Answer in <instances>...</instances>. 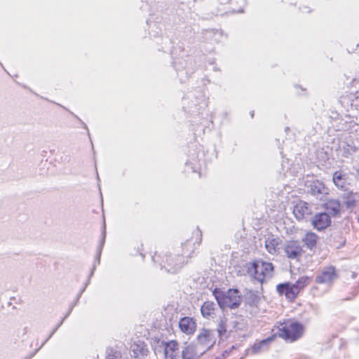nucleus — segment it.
I'll return each mask as SVG.
<instances>
[{"mask_svg":"<svg viewBox=\"0 0 359 359\" xmlns=\"http://www.w3.org/2000/svg\"><path fill=\"white\" fill-rule=\"evenodd\" d=\"M83 128L88 130L87 126L84 123H83Z\"/></svg>","mask_w":359,"mask_h":359,"instance_id":"nucleus-36","label":"nucleus"},{"mask_svg":"<svg viewBox=\"0 0 359 359\" xmlns=\"http://www.w3.org/2000/svg\"><path fill=\"white\" fill-rule=\"evenodd\" d=\"M325 209L334 216L339 215L341 212V204L337 200H328L325 203Z\"/></svg>","mask_w":359,"mask_h":359,"instance_id":"nucleus-17","label":"nucleus"},{"mask_svg":"<svg viewBox=\"0 0 359 359\" xmlns=\"http://www.w3.org/2000/svg\"><path fill=\"white\" fill-rule=\"evenodd\" d=\"M164 355L165 359H180L178 343L173 340L166 342L164 346Z\"/></svg>","mask_w":359,"mask_h":359,"instance_id":"nucleus-13","label":"nucleus"},{"mask_svg":"<svg viewBox=\"0 0 359 359\" xmlns=\"http://www.w3.org/2000/svg\"><path fill=\"white\" fill-rule=\"evenodd\" d=\"M313 212V206L304 201H299L293 209V214L298 221L307 220Z\"/></svg>","mask_w":359,"mask_h":359,"instance_id":"nucleus-7","label":"nucleus"},{"mask_svg":"<svg viewBox=\"0 0 359 359\" xmlns=\"http://www.w3.org/2000/svg\"><path fill=\"white\" fill-rule=\"evenodd\" d=\"M213 295L218 305L222 309L225 308L237 309L242 302V297L238 289H229L224 292L216 288L213 291Z\"/></svg>","mask_w":359,"mask_h":359,"instance_id":"nucleus-1","label":"nucleus"},{"mask_svg":"<svg viewBox=\"0 0 359 359\" xmlns=\"http://www.w3.org/2000/svg\"><path fill=\"white\" fill-rule=\"evenodd\" d=\"M270 341L268 339H263L257 343H255L252 346L251 351L252 354H257L262 351L267 349V344Z\"/></svg>","mask_w":359,"mask_h":359,"instance_id":"nucleus-22","label":"nucleus"},{"mask_svg":"<svg viewBox=\"0 0 359 359\" xmlns=\"http://www.w3.org/2000/svg\"><path fill=\"white\" fill-rule=\"evenodd\" d=\"M273 265L271 262L255 261L247 264L248 274L260 283L273 276Z\"/></svg>","mask_w":359,"mask_h":359,"instance_id":"nucleus-2","label":"nucleus"},{"mask_svg":"<svg viewBox=\"0 0 359 359\" xmlns=\"http://www.w3.org/2000/svg\"><path fill=\"white\" fill-rule=\"evenodd\" d=\"M203 354L204 350L194 344L187 345L181 351L182 359H198Z\"/></svg>","mask_w":359,"mask_h":359,"instance_id":"nucleus-11","label":"nucleus"},{"mask_svg":"<svg viewBox=\"0 0 359 359\" xmlns=\"http://www.w3.org/2000/svg\"><path fill=\"white\" fill-rule=\"evenodd\" d=\"M310 280L311 278L308 276H302L294 283H293L297 290V294H299L302 290L309 285Z\"/></svg>","mask_w":359,"mask_h":359,"instance_id":"nucleus-23","label":"nucleus"},{"mask_svg":"<svg viewBox=\"0 0 359 359\" xmlns=\"http://www.w3.org/2000/svg\"><path fill=\"white\" fill-rule=\"evenodd\" d=\"M74 306H71V307L69 308V311H67V313H66V315L64 316V318L62 319L63 320V321L69 316V314L71 313L72 311V309H73Z\"/></svg>","mask_w":359,"mask_h":359,"instance_id":"nucleus-32","label":"nucleus"},{"mask_svg":"<svg viewBox=\"0 0 359 359\" xmlns=\"http://www.w3.org/2000/svg\"><path fill=\"white\" fill-rule=\"evenodd\" d=\"M148 350L144 346H136L133 348V353L135 358L140 359V356H144L147 354Z\"/></svg>","mask_w":359,"mask_h":359,"instance_id":"nucleus-26","label":"nucleus"},{"mask_svg":"<svg viewBox=\"0 0 359 359\" xmlns=\"http://www.w3.org/2000/svg\"><path fill=\"white\" fill-rule=\"evenodd\" d=\"M303 332V325L299 322H294L280 328L279 336L285 340L292 342L300 338Z\"/></svg>","mask_w":359,"mask_h":359,"instance_id":"nucleus-4","label":"nucleus"},{"mask_svg":"<svg viewBox=\"0 0 359 359\" xmlns=\"http://www.w3.org/2000/svg\"><path fill=\"white\" fill-rule=\"evenodd\" d=\"M358 222H359V215H358Z\"/></svg>","mask_w":359,"mask_h":359,"instance_id":"nucleus-39","label":"nucleus"},{"mask_svg":"<svg viewBox=\"0 0 359 359\" xmlns=\"http://www.w3.org/2000/svg\"><path fill=\"white\" fill-rule=\"evenodd\" d=\"M179 327L182 332L191 334L196 331V323L192 318L184 317L180 320Z\"/></svg>","mask_w":359,"mask_h":359,"instance_id":"nucleus-15","label":"nucleus"},{"mask_svg":"<svg viewBox=\"0 0 359 359\" xmlns=\"http://www.w3.org/2000/svg\"><path fill=\"white\" fill-rule=\"evenodd\" d=\"M330 217L325 212L316 214L312 219V224L313 227L319 231L327 228L330 226Z\"/></svg>","mask_w":359,"mask_h":359,"instance_id":"nucleus-14","label":"nucleus"},{"mask_svg":"<svg viewBox=\"0 0 359 359\" xmlns=\"http://www.w3.org/2000/svg\"><path fill=\"white\" fill-rule=\"evenodd\" d=\"M49 339L50 338H48V337L46 340H43V342L42 343V344L41 345V346L39 348L35 350L33 353H30L29 355L25 357L24 359H31L32 358H33L36 355L37 351L49 340Z\"/></svg>","mask_w":359,"mask_h":359,"instance_id":"nucleus-29","label":"nucleus"},{"mask_svg":"<svg viewBox=\"0 0 359 359\" xmlns=\"http://www.w3.org/2000/svg\"><path fill=\"white\" fill-rule=\"evenodd\" d=\"M276 290L279 294H285L290 299H294L298 295L297 290L293 283L289 282L278 284Z\"/></svg>","mask_w":359,"mask_h":359,"instance_id":"nucleus-12","label":"nucleus"},{"mask_svg":"<svg viewBox=\"0 0 359 359\" xmlns=\"http://www.w3.org/2000/svg\"><path fill=\"white\" fill-rule=\"evenodd\" d=\"M333 182L338 188L345 189L346 184V175L341 171H336L333 175Z\"/></svg>","mask_w":359,"mask_h":359,"instance_id":"nucleus-19","label":"nucleus"},{"mask_svg":"<svg viewBox=\"0 0 359 359\" xmlns=\"http://www.w3.org/2000/svg\"><path fill=\"white\" fill-rule=\"evenodd\" d=\"M105 238H106V231H105V224L104 225V228H103V231H102V241L100 242V245L97 249V258H96V260L95 262V264L93 266V269L91 270V273L90 274V277L92 276L93 275V273L95 270V267H96V264H100V255H101V253H102V248H103V245L104 244V242H105Z\"/></svg>","mask_w":359,"mask_h":359,"instance_id":"nucleus-20","label":"nucleus"},{"mask_svg":"<svg viewBox=\"0 0 359 359\" xmlns=\"http://www.w3.org/2000/svg\"><path fill=\"white\" fill-rule=\"evenodd\" d=\"M355 203V201L352 194L348 195L347 200L346 201H344V203H345L346 208H350L354 206Z\"/></svg>","mask_w":359,"mask_h":359,"instance_id":"nucleus-28","label":"nucleus"},{"mask_svg":"<svg viewBox=\"0 0 359 359\" xmlns=\"http://www.w3.org/2000/svg\"><path fill=\"white\" fill-rule=\"evenodd\" d=\"M76 301H78V300L76 299ZM76 304H77V302H75V304H73L72 306H74Z\"/></svg>","mask_w":359,"mask_h":359,"instance_id":"nucleus-38","label":"nucleus"},{"mask_svg":"<svg viewBox=\"0 0 359 359\" xmlns=\"http://www.w3.org/2000/svg\"><path fill=\"white\" fill-rule=\"evenodd\" d=\"M318 236L313 232H307L304 236L302 241L306 246L312 250L316 247L317 243Z\"/></svg>","mask_w":359,"mask_h":359,"instance_id":"nucleus-18","label":"nucleus"},{"mask_svg":"<svg viewBox=\"0 0 359 359\" xmlns=\"http://www.w3.org/2000/svg\"><path fill=\"white\" fill-rule=\"evenodd\" d=\"M216 342V332L215 330L203 328L199 330L197 336L196 345L204 350V353L210 349Z\"/></svg>","mask_w":359,"mask_h":359,"instance_id":"nucleus-5","label":"nucleus"},{"mask_svg":"<svg viewBox=\"0 0 359 359\" xmlns=\"http://www.w3.org/2000/svg\"><path fill=\"white\" fill-rule=\"evenodd\" d=\"M121 353L117 348L109 347L106 351V359H121Z\"/></svg>","mask_w":359,"mask_h":359,"instance_id":"nucleus-24","label":"nucleus"},{"mask_svg":"<svg viewBox=\"0 0 359 359\" xmlns=\"http://www.w3.org/2000/svg\"><path fill=\"white\" fill-rule=\"evenodd\" d=\"M278 240L277 238H270L266 240L265 247L267 251L275 255L278 251Z\"/></svg>","mask_w":359,"mask_h":359,"instance_id":"nucleus-21","label":"nucleus"},{"mask_svg":"<svg viewBox=\"0 0 359 359\" xmlns=\"http://www.w3.org/2000/svg\"><path fill=\"white\" fill-rule=\"evenodd\" d=\"M215 304L211 301H206L201 308V312L204 318H212L215 316Z\"/></svg>","mask_w":359,"mask_h":359,"instance_id":"nucleus-16","label":"nucleus"},{"mask_svg":"<svg viewBox=\"0 0 359 359\" xmlns=\"http://www.w3.org/2000/svg\"><path fill=\"white\" fill-rule=\"evenodd\" d=\"M184 255H181L178 251L174 253L165 255L163 258L161 267L169 273H176L184 264H186Z\"/></svg>","mask_w":359,"mask_h":359,"instance_id":"nucleus-3","label":"nucleus"},{"mask_svg":"<svg viewBox=\"0 0 359 359\" xmlns=\"http://www.w3.org/2000/svg\"><path fill=\"white\" fill-rule=\"evenodd\" d=\"M357 151V148L355 147H352L350 144H346L344 146L342 149V156L344 157L348 158L349 156L352 155Z\"/></svg>","mask_w":359,"mask_h":359,"instance_id":"nucleus-27","label":"nucleus"},{"mask_svg":"<svg viewBox=\"0 0 359 359\" xmlns=\"http://www.w3.org/2000/svg\"><path fill=\"white\" fill-rule=\"evenodd\" d=\"M89 283H90V279L88 280L87 283H86L85 287L81 290L80 293L78 295L77 300L81 297V294L83 292V291L85 290L86 287H87L88 284H89Z\"/></svg>","mask_w":359,"mask_h":359,"instance_id":"nucleus-31","label":"nucleus"},{"mask_svg":"<svg viewBox=\"0 0 359 359\" xmlns=\"http://www.w3.org/2000/svg\"><path fill=\"white\" fill-rule=\"evenodd\" d=\"M355 133L359 136V127L355 129Z\"/></svg>","mask_w":359,"mask_h":359,"instance_id":"nucleus-35","label":"nucleus"},{"mask_svg":"<svg viewBox=\"0 0 359 359\" xmlns=\"http://www.w3.org/2000/svg\"><path fill=\"white\" fill-rule=\"evenodd\" d=\"M222 4L229 3L231 0H219Z\"/></svg>","mask_w":359,"mask_h":359,"instance_id":"nucleus-33","label":"nucleus"},{"mask_svg":"<svg viewBox=\"0 0 359 359\" xmlns=\"http://www.w3.org/2000/svg\"><path fill=\"white\" fill-rule=\"evenodd\" d=\"M210 34H217V33H219V32L217 30V31H215V30H210L208 32Z\"/></svg>","mask_w":359,"mask_h":359,"instance_id":"nucleus-34","label":"nucleus"},{"mask_svg":"<svg viewBox=\"0 0 359 359\" xmlns=\"http://www.w3.org/2000/svg\"><path fill=\"white\" fill-rule=\"evenodd\" d=\"M216 332V337H222L226 332V319L225 318H221L217 325Z\"/></svg>","mask_w":359,"mask_h":359,"instance_id":"nucleus-25","label":"nucleus"},{"mask_svg":"<svg viewBox=\"0 0 359 359\" xmlns=\"http://www.w3.org/2000/svg\"><path fill=\"white\" fill-rule=\"evenodd\" d=\"M254 116V111L251 112V117Z\"/></svg>","mask_w":359,"mask_h":359,"instance_id":"nucleus-37","label":"nucleus"},{"mask_svg":"<svg viewBox=\"0 0 359 359\" xmlns=\"http://www.w3.org/2000/svg\"><path fill=\"white\" fill-rule=\"evenodd\" d=\"M309 192L320 201H324L325 197L328 194V189L319 180L311 182Z\"/></svg>","mask_w":359,"mask_h":359,"instance_id":"nucleus-10","label":"nucleus"},{"mask_svg":"<svg viewBox=\"0 0 359 359\" xmlns=\"http://www.w3.org/2000/svg\"><path fill=\"white\" fill-rule=\"evenodd\" d=\"M283 251L287 258L299 260L303 254V249L297 241H286L283 245Z\"/></svg>","mask_w":359,"mask_h":359,"instance_id":"nucleus-6","label":"nucleus"},{"mask_svg":"<svg viewBox=\"0 0 359 359\" xmlns=\"http://www.w3.org/2000/svg\"><path fill=\"white\" fill-rule=\"evenodd\" d=\"M337 278L335 268L332 266H327L316 276V282L319 284H332Z\"/></svg>","mask_w":359,"mask_h":359,"instance_id":"nucleus-8","label":"nucleus"},{"mask_svg":"<svg viewBox=\"0 0 359 359\" xmlns=\"http://www.w3.org/2000/svg\"><path fill=\"white\" fill-rule=\"evenodd\" d=\"M63 323V320H62L57 325L55 328H53V331L50 332V334H49L48 336V338H50L53 334L57 330V329L62 325V324Z\"/></svg>","mask_w":359,"mask_h":359,"instance_id":"nucleus-30","label":"nucleus"},{"mask_svg":"<svg viewBox=\"0 0 359 359\" xmlns=\"http://www.w3.org/2000/svg\"><path fill=\"white\" fill-rule=\"evenodd\" d=\"M196 236L195 242H193L192 239H187L184 243H182L181 248H182V252L180 255H184V259L190 257L196 247L201 244L202 232L199 229L196 230Z\"/></svg>","mask_w":359,"mask_h":359,"instance_id":"nucleus-9","label":"nucleus"}]
</instances>
